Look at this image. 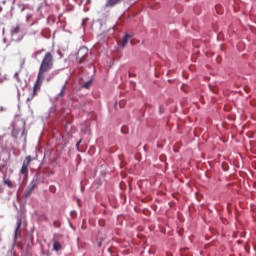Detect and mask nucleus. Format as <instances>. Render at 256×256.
<instances>
[{
  "instance_id": "nucleus-15",
  "label": "nucleus",
  "mask_w": 256,
  "mask_h": 256,
  "mask_svg": "<svg viewBox=\"0 0 256 256\" xmlns=\"http://www.w3.org/2000/svg\"><path fill=\"white\" fill-rule=\"evenodd\" d=\"M91 83H92L91 80H90V81H87L86 83H84V84H83L84 89H89V87H91Z\"/></svg>"
},
{
  "instance_id": "nucleus-6",
  "label": "nucleus",
  "mask_w": 256,
  "mask_h": 256,
  "mask_svg": "<svg viewBox=\"0 0 256 256\" xmlns=\"http://www.w3.org/2000/svg\"><path fill=\"white\" fill-rule=\"evenodd\" d=\"M123 0H107L106 7H115V5H119Z\"/></svg>"
},
{
  "instance_id": "nucleus-18",
  "label": "nucleus",
  "mask_w": 256,
  "mask_h": 256,
  "mask_svg": "<svg viewBox=\"0 0 256 256\" xmlns=\"http://www.w3.org/2000/svg\"><path fill=\"white\" fill-rule=\"evenodd\" d=\"M121 132L123 133V135H127V126H123L121 128Z\"/></svg>"
},
{
  "instance_id": "nucleus-16",
  "label": "nucleus",
  "mask_w": 256,
  "mask_h": 256,
  "mask_svg": "<svg viewBox=\"0 0 256 256\" xmlns=\"http://www.w3.org/2000/svg\"><path fill=\"white\" fill-rule=\"evenodd\" d=\"M44 51H45V49H41V50L36 51L35 54H34L35 59H37V55H40V53H43Z\"/></svg>"
},
{
  "instance_id": "nucleus-2",
  "label": "nucleus",
  "mask_w": 256,
  "mask_h": 256,
  "mask_svg": "<svg viewBox=\"0 0 256 256\" xmlns=\"http://www.w3.org/2000/svg\"><path fill=\"white\" fill-rule=\"evenodd\" d=\"M43 79H45V78H39V74H38L37 80L33 87L31 97L27 98V102L33 101V98L37 96V91H39V89H41V84L43 83Z\"/></svg>"
},
{
  "instance_id": "nucleus-14",
  "label": "nucleus",
  "mask_w": 256,
  "mask_h": 256,
  "mask_svg": "<svg viewBox=\"0 0 256 256\" xmlns=\"http://www.w3.org/2000/svg\"><path fill=\"white\" fill-rule=\"evenodd\" d=\"M53 227H55L56 229H59V227H61V222L59 220L54 221Z\"/></svg>"
},
{
  "instance_id": "nucleus-1",
  "label": "nucleus",
  "mask_w": 256,
  "mask_h": 256,
  "mask_svg": "<svg viewBox=\"0 0 256 256\" xmlns=\"http://www.w3.org/2000/svg\"><path fill=\"white\" fill-rule=\"evenodd\" d=\"M55 60L53 58V53L47 52L42 58L39 70H38V79H45V75L53 69Z\"/></svg>"
},
{
  "instance_id": "nucleus-20",
  "label": "nucleus",
  "mask_w": 256,
  "mask_h": 256,
  "mask_svg": "<svg viewBox=\"0 0 256 256\" xmlns=\"http://www.w3.org/2000/svg\"><path fill=\"white\" fill-rule=\"evenodd\" d=\"M159 111H160V114H163L164 109L162 108V106H160Z\"/></svg>"
},
{
  "instance_id": "nucleus-3",
  "label": "nucleus",
  "mask_w": 256,
  "mask_h": 256,
  "mask_svg": "<svg viewBox=\"0 0 256 256\" xmlns=\"http://www.w3.org/2000/svg\"><path fill=\"white\" fill-rule=\"evenodd\" d=\"M37 186H38L37 180L33 179L30 182V185L25 190V193H24L25 199H29V197H31V195H33V191H35V189H37Z\"/></svg>"
},
{
  "instance_id": "nucleus-12",
  "label": "nucleus",
  "mask_w": 256,
  "mask_h": 256,
  "mask_svg": "<svg viewBox=\"0 0 256 256\" xmlns=\"http://www.w3.org/2000/svg\"><path fill=\"white\" fill-rule=\"evenodd\" d=\"M21 31V27L16 26L12 29V35H17Z\"/></svg>"
},
{
  "instance_id": "nucleus-19",
  "label": "nucleus",
  "mask_w": 256,
  "mask_h": 256,
  "mask_svg": "<svg viewBox=\"0 0 256 256\" xmlns=\"http://www.w3.org/2000/svg\"><path fill=\"white\" fill-rule=\"evenodd\" d=\"M82 142H83V139H80V140L76 143V149L79 150V146L81 145Z\"/></svg>"
},
{
  "instance_id": "nucleus-7",
  "label": "nucleus",
  "mask_w": 256,
  "mask_h": 256,
  "mask_svg": "<svg viewBox=\"0 0 256 256\" xmlns=\"http://www.w3.org/2000/svg\"><path fill=\"white\" fill-rule=\"evenodd\" d=\"M3 183L6 185V187H9V189H13V182L11 179L7 178V175L3 177Z\"/></svg>"
},
{
  "instance_id": "nucleus-9",
  "label": "nucleus",
  "mask_w": 256,
  "mask_h": 256,
  "mask_svg": "<svg viewBox=\"0 0 256 256\" xmlns=\"http://www.w3.org/2000/svg\"><path fill=\"white\" fill-rule=\"evenodd\" d=\"M21 225H22V221H21V219H18L17 227L15 229L14 241H17V233H19V230L21 229Z\"/></svg>"
},
{
  "instance_id": "nucleus-4",
  "label": "nucleus",
  "mask_w": 256,
  "mask_h": 256,
  "mask_svg": "<svg viewBox=\"0 0 256 256\" xmlns=\"http://www.w3.org/2000/svg\"><path fill=\"white\" fill-rule=\"evenodd\" d=\"M31 161H33V158L31 156H26L23 164H22V168L20 170V173L22 175H27L29 173V165H31Z\"/></svg>"
},
{
  "instance_id": "nucleus-11",
  "label": "nucleus",
  "mask_w": 256,
  "mask_h": 256,
  "mask_svg": "<svg viewBox=\"0 0 256 256\" xmlns=\"http://www.w3.org/2000/svg\"><path fill=\"white\" fill-rule=\"evenodd\" d=\"M53 249H54V251H61V243L53 242Z\"/></svg>"
},
{
  "instance_id": "nucleus-22",
  "label": "nucleus",
  "mask_w": 256,
  "mask_h": 256,
  "mask_svg": "<svg viewBox=\"0 0 256 256\" xmlns=\"http://www.w3.org/2000/svg\"><path fill=\"white\" fill-rule=\"evenodd\" d=\"M98 246L101 247V242H99Z\"/></svg>"
},
{
  "instance_id": "nucleus-8",
  "label": "nucleus",
  "mask_w": 256,
  "mask_h": 256,
  "mask_svg": "<svg viewBox=\"0 0 256 256\" xmlns=\"http://www.w3.org/2000/svg\"><path fill=\"white\" fill-rule=\"evenodd\" d=\"M66 91H67V83H65V84L62 86L60 93H58V98H63V97H65Z\"/></svg>"
},
{
  "instance_id": "nucleus-13",
  "label": "nucleus",
  "mask_w": 256,
  "mask_h": 256,
  "mask_svg": "<svg viewBox=\"0 0 256 256\" xmlns=\"http://www.w3.org/2000/svg\"><path fill=\"white\" fill-rule=\"evenodd\" d=\"M19 135V129L14 128L12 130V136L15 137V139H17V136Z\"/></svg>"
},
{
  "instance_id": "nucleus-21",
  "label": "nucleus",
  "mask_w": 256,
  "mask_h": 256,
  "mask_svg": "<svg viewBox=\"0 0 256 256\" xmlns=\"http://www.w3.org/2000/svg\"><path fill=\"white\" fill-rule=\"evenodd\" d=\"M22 135H25V126L22 128Z\"/></svg>"
},
{
  "instance_id": "nucleus-5",
  "label": "nucleus",
  "mask_w": 256,
  "mask_h": 256,
  "mask_svg": "<svg viewBox=\"0 0 256 256\" xmlns=\"http://www.w3.org/2000/svg\"><path fill=\"white\" fill-rule=\"evenodd\" d=\"M131 39L130 34H125L122 40L120 41L121 47H127V43H129V40Z\"/></svg>"
},
{
  "instance_id": "nucleus-17",
  "label": "nucleus",
  "mask_w": 256,
  "mask_h": 256,
  "mask_svg": "<svg viewBox=\"0 0 256 256\" xmlns=\"http://www.w3.org/2000/svg\"><path fill=\"white\" fill-rule=\"evenodd\" d=\"M15 79L18 81V83H21V78H19V72H16L14 74Z\"/></svg>"
},
{
  "instance_id": "nucleus-10",
  "label": "nucleus",
  "mask_w": 256,
  "mask_h": 256,
  "mask_svg": "<svg viewBox=\"0 0 256 256\" xmlns=\"http://www.w3.org/2000/svg\"><path fill=\"white\" fill-rule=\"evenodd\" d=\"M63 239V234L60 233H55L53 235V242H58L61 241Z\"/></svg>"
}]
</instances>
